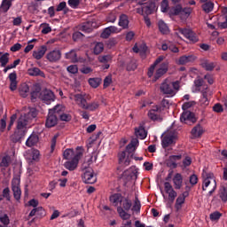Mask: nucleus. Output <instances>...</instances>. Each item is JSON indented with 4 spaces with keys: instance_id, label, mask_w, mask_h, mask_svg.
Returning <instances> with one entry per match:
<instances>
[{
    "instance_id": "13",
    "label": "nucleus",
    "mask_w": 227,
    "mask_h": 227,
    "mask_svg": "<svg viewBox=\"0 0 227 227\" xmlns=\"http://www.w3.org/2000/svg\"><path fill=\"white\" fill-rule=\"evenodd\" d=\"M20 181L19 179L14 178L12 181V191L13 192L14 199L16 201L20 200V196H22V191L20 190V186L19 185Z\"/></svg>"
},
{
    "instance_id": "61",
    "label": "nucleus",
    "mask_w": 227,
    "mask_h": 227,
    "mask_svg": "<svg viewBox=\"0 0 227 227\" xmlns=\"http://www.w3.org/2000/svg\"><path fill=\"white\" fill-rule=\"evenodd\" d=\"M137 68V64H136V60H131L128 63L126 69L128 72H134Z\"/></svg>"
},
{
    "instance_id": "44",
    "label": "nucleus",
    "mask_w": 227,
    "mask_h": 227,
    "mask_svg": "<svg viewBox=\"0 0 227 227\" xmlns=\"http://www.w3.org/2000/svg\"><path fill=\"white\" fill-rule=\"evenodd\" d=\"M117 212L121 219H122L123 221H128V219H130V214L127 213V211L123 207H118Z\"/></svg>"
},
{
    "instance_id": "21",
    "label": "nucleus",
    "mask_w": 227,
    "mask_h": 227,
    "mask_svg": "<svg viewBox=\"0 0 227 227\" xmlns=\"http://www.w3.org/2000/svg\"><path fill=\"white\" fill-rule=\"evenodd\" d=\"M168 62H163L160 68L157 69L156 73H155V79H160V77H162V75H164V74H167L168 73Z\"/></svg>"
},
{
    "instance_id": "26",
    "label": "nucleus",
    "mask_w": 227,
    "mask_h": 227,
    "mask_svg": "<svg viewBox=\"0 0 227 227\" xmlns=\"http://www.w3.org/2000/svg\"><path fill=\"white\" fill-rule=\"evenodd\" d=\"M42 93V87L40 84L35 83L32 87V90L30 92L31 95V100H36L37 97L40 98V95Z\"/></svg>"
},
{
    "instance_id": "20",
    "label": "nucleus",
    "mask_w": 227,
    "mask_h": 227,
    "mask_svg": "<svg viewBox=\"0 0 227 227\" xmlns=\"http://www.w3.org/2000/svg\"><path fill=\"white\" fill-rule=\"evenodd\" d=\"M45 125L48 129H51V127H56L58 125V117L55 114H52L49 112L48 116L46 118Z\"/></svg>"
},
{
    "instance_id": "7",
    "label": "nucleus",
    "mask_w": 227,
    "mask_h": 227,
    "mask_svg": "<svg viewBox=\"0 0 227 227\" xmlns=\"http://www.w3.org/2000/svg\"><path fill=\"white\" fill-rule=\"evenodd\" d=\"M82 180L84 184H95L97 182V176H95V172L93 168H82Z\"/></svg>"
},
{
    "instance_id": "54",
    "label": "nucleus",
    "mask_w": 227,
    "mask_h": 227,
    "mask_svg": "<svg viewBox=\"0 0 227 227\" xmlns=\"http://www.w3.org/2000/svg\"><path fill=\"white\" fill-rule=\"evenodd\" d=\"M94 54L98 56L101 52H104V43H97L95 47H94Z\"/></svg>"
},
{
    "instance_id": "6",
    "label": "nucleus",
    "mask_w": 227,
    "mask_h": 227,
    "mask_svg": "<svg viewBox=\"0 0 227 227\" xmlns=\"http://www.w3.org/2000/svg\"><path fill=\"white\" fill-rule=\"evenodd\" d=\"M155 12V2H147L137 9V13L143 16L152 15Z\"/></svg>"
},
{
    "instance_id": "31",
    "label": "nucleus",
    "mask_w": 227,
    "mask_h": 227,
    "mask_svg": "<svg viewBox=\"0 0 227 227\" xmlns=\"http://www.w3.org/2000/svg\"><path fill=\"white\" fill-rule=\"evenodd\" d=\"M160 111V108L159 106H154L153 109H151L148 112V117L150 120H153V121H157V120H160V116L157 114Z\"/></svg>"
},
{
    "instance_id": "48",
    "label": "nucleus",
    "mask_w": 227,
    "mask_h": 227,
    "mask_svg": "<svg viewBox=\"0 0 227 227\" xmlns=\"http://www.w3.org/2000/svg\"><path fill=\"white\" fill-rule=\"evenodd\" d=\"M38 141H40V137L38 136V133L33 132L26 140V143H38Z\"/></svg>"
},
{
    "instance_id": "34",
    "label": "nucleus",
    "mask_w": 227,
    "mask_h": 227,
    "mask_svg": "<svg viewBox=\"0 0 227 227\" xmlns=\"http://www.w3.org/2000/svg\"><path fill=\"white\" fill-rule=\"evenodd\" d=\"M173 184L175 185V189H182V184H184V177L182 174L176 173L173 178Z\"/></svg>"
},
{
    "instance_id": "25",
    "label": "nucleus",
    "mask_w": 227,
    "mask_h": 227,
    "mask_svg": "<svg viewBox=\"0 0 227 227\" xmlns=\"http://www.w3.org/2000/svg\"><path fill=\"white\" fill-rule=\"evenodd\" d=\"M194 61H196V56L184 55L179 58L178 65H187V63H194Z\"/></svg>"
},
{
    "instance_id": "29",
    "label": "nucleus",
    "mask_w": 227,
    "mask_h": 227,
    "mask_svg": "<svg viewBox=\"0 0 227 227\" xmlns=\"http://www.w3.org/2000/svg\"><path fill=\"white\" fill-rule=\"evenodd\" d=\"M203 127L201 125L198 124L192 129V139H196L197 137H201L203 136Z\"/></svg>"
},
{
    "instance_id": "10",
    "label": "nucleus",
    "mask_w": 227,
    "mask_h": 227,
    "mask_svg": "<svg viewBox=\"0 0 227 227\" xmlns=\"http://www.w3.org/2000/svg\"><path fill=\"white\" fill-rule=\"evenodd\" d=\"M148 132L145 127L140 126L135 129V137H131L130 143H139V139H146Z\"/></svg>"
},
{
    "instance_id": "22",
    "label": "nucleus",
    "mask_w": 227,
    "mask_h": 227,
    "mask_svg": "<svg viewBox=\"0 0 227 227\" xmlns=\"http://www.w3.org/2000/svg\"><path fill=\"white\" fill-rule=\"evenodd\" d=\"M188 193L183 192L181 195H179L176 200L175 208L178 212V210H182V206L184 203H185V199L187 198Z\"/></svg>"
},
{
    "instance_id": "43",
    "label": "nucleus",
    "mask_w": 227,
    "mask_h": 227,
    "mask_svg": "<svg viewBox=\"0 0 227 227\" xmlns=\"http://www.w3.org/2000/svg\"><path fill=\"white\" fill-rule=\"evenodd\" d=\"M158 27L160 33L162 35H168V33H169V27H168V24H166V22H164L162 20L158 22Z\"/></svg>"
},
{
    "instance_id": "24",
    "label": "nucleus",
    "mask_w": 227,
    "mask_h": 227,
    "mask_svg": "<svg viewBox=\"0 0 227 227\" xmlns=\"http://www.w3.org/2000/svg\"><path fill=\"white\" fill-rule=\"evenodd\" d=\"M65 106L63 105H57L52 109L49 110V113L54 114L57 118H59L65 113Z\"/></svg>"
},
{
    "instance_id": "40",
    "label": "nucleus",
    "mask_w": 227,
    "mask_h": 227,
    "mask_svg": "<svg viewBox=\"0 0 227 227\" xmlns=\"http://www.w3.org/2000/svg\"><path fill=\"white\" fill-rule=\"evenodd\" d=\"M98 107H100V103L98 101H92L90 103H86L85 107L83 109L93 113V112L97 111V109H98Z\"/></svg>"
},
{
    "instance_id": "63",
    "label": "nucleus",
    "mask_w": 227,
    "mask_h": 227,
    "mask_svg": "<svg viewBox=\"0 0 227 227\" xmlns=\"http://www.w3.org/2000/svg\"><path fill=\"white\" fill-rule=\"evenodd\" d=\"M59 118L61 121H72V115L70 114H66L65 112L61 115H59Z\"/></svg>"
},
{
    "instance_id": "59",
    "label": "nucleus",
    "mask_w": 227,
    "mask_h": 227,
    "mask_svg": "<svg viewBox=\"0 0 227 227\" xmlns=\"http://www.w3.org/2000/svg\"><path fill=\"white\" fill-rule=\"evenodd\" d=\"M192 12V10L189 7H184V8L181 7L180 15L182 17H184L185 19H187L189 17V15H191Z\"/></svg>"
},
{
    "instance_id": "51",
    "label": "nucleus",
    "mask_w": 227,
    "mask_h": 227,
    "mask_svg": "<svg viewBox=\"0 0 227 227\" xmlns=\"http://www.w3.org/2000/svg\"><path fill=\"white\" fill-rule=\"evenodd\" d=\"M182 12V5L177 4L169 10V15H180Z\"/></svg>"
},
{
    "instance_id": "38",
    "label": "nucleus",
    "mask_w": 227,
    "mask_h": 227,
    "mask_svg": "<svg viewBox=\"0 0 227 227\" xmlns=\"http://www.w3.org/2000/svg\"><path fill=\"white\" fill-rule=\"evenodd\" d=\"M13 1L15 0H3L0 5L1 12H3L4 13L8 12V10H10L12 6Z\"/></svg>"
},
{
    "instance_id": "15",
    "label": "nucleus",
    "mask_w": 227,
    "mask_h": 227,
    "mask_svg": "<svg viewBox=\"0 0 227 227\" xmlns=\"http://www.w3.org/2000/svg\"><path fill=\"white\" fill-rule=\"evenodd\" d=\"M46 59L50 61V63H57L61 59V51L59 49L52 50L51 51L48 52L46 55Z\"/></svg>"
},
{
    "instance_id": "18",
    "label": "nucleus",
    "mask_w": 227,
    "mask_h": 227,
    "mask_svg": "<svg viewBox=\"0 0 227 227\" xmlns=\"http://www.w3.org/2000/svg\"><path fill=\"white\" fill-rule=\"evenodd\" d=\"M114 33H120V30H118V27H114V26L107 27L101 33V38L107 39L111 36V35Z\"/></svg>"
},
{
    "instance_id": "62",
    "label": "nucleus",
    "mask_w": 227,
    "mask_h": 227,
    "mask_svg": "<svg viewBox=\"0 0 227 227\" xmlns=\"http://www.w3.org/2000/svg\"><path fill=\"white\" fill-rule=\"evenodd\" d=\"M220 198H221L222 201H223V203H226V201H227V189H226V187H223L220 190Z\"/></svg>"
},
{
    "instance_id": "5",
    "label": "nucleus",
    "mask_w": 227,
    "mask_h": 227,
    "mask_svg": "<svg viewBox=\"0 0 227 227\" xmlns=\"http://www.w3.org/2000/svg\"><path fill=\"white\" fill-rule=\"evenodd\" d=\"M83 153L84 148H82V146L76 147L75 154L73 157V159L71 160L66 161L64 164L66 169H68L69 171H74L77 169L79 160H81V158L82 157Z\"/></svg>"
},
{
    "instance_id": "3",
    "label": "nucleus",
    "mask_w": 227,
    "mask_h": 227,
    "mask_svg": "<svg viewBox=\"0 0 227 227\" xmlns=\"http://www.w3.org/2000/svg\"><path fill=\"white\" fill-rule=\"evenodd\" d=\"M160 90L163 95H168V97H175V95H176V91L180 90V82L178 81L171 82L166 79L160 84Z\"/></svg>"
},
{
    "instance_id": "41",
    "label": "nucleus",
    "mask_w": 227,
    "mask_h": 227,
    "mask_svg": "<svg viewBox=\"0 0 227 227\" xmlns=\"http://www.w3.org/2000/svg\"><path fill=\"white\" fill-rule=\"evenodd\" d=\"M97 160V154L94 153V156H90L89 159H87L82 165L81 169H92L91 164H93V161Z\"/></svg>"
},
{
    "instance_id": "39",
    "label": "nucleus",
    "mask_w": 227,
    "mask_h": 227,
    "mask_svg": "<svg viewBox=\"0 0 227 227\" xmlns=\"http://www.w3.org/2000/svg\"><path fill=\"white\" fill-rule=\"evenodd\" d=\"M122 200L123 196H121V193H114L110 196V203H112L114 207H118V203H121Z\"/></svg>"
},
{
    "instance_id": "36",
    "label": "nucleus",
    "mask_w": 227,
    "mask_h": 227,
    "mask_svg": "<svg viewBox=\"0 0 227 227\" xmlns=\"http://www.w3.org/2000/svg\"><path fill=\"white\" fill-rule=\"evenodd\" d=\"M201 3H203V4L201 5L203 12H205L206 13H211V12H214V2L207 0Z\"/></svg>"
},
{
    "instance_id": "47",
    "label": "nucleus",
    "mask_w": 227,
    "mask_h": 227,
    "mask_svg": "<svg viewBox=\"0 0 227 227\" xmlns=\"http://www.w3.org/2000/svg\"><path fill=\"white\" fill-rule=\"evenodd\" d=\"M10 62V53H4L0 57L1 67H4Z\"/></svg>"
},
{
    "instance_id": "8",
    "label": "nucleus",
    "mask_w": 227,
    "mask_h": 227,
    "mask_svg": "<svg viewBox=\"0 0 227 227\" xmlns=\"http://www.w3.org/2000/svg\"><path fill=\"white\" fill-rule=\"evenodd\" d=\"M177 31L180 35H183L184 38L189 40V42H192V43H196L199 40L198 35L194 33V31H192V29L179 27Z\"/></svg>"
},
{
    "instance_id": "32",
    "label": "nucleus",
    "mask_w": 227,
    "mask_h": 227,
    "mask_svg": "<svg viewBox=\"0 0 227 227\" xmlns=\"http://www.w3.org/2000/svg\"><path fill=\"white\" fill-rule=\"evenodd\" d=\"M10 80V90L11 91H15L17 90V73L14 71L9 74Z\"/></svg>"
},
{
    "instance_id": "23",
    "label": "nucleus",
    "mask_w": 227,
    "mask_h": 227,
    "mask_svg": "<svg viewBox=\"0 0 227 227\" xmlns=\"http://www.w3.org/2000/svg\"><path fill=\"white\" fill-rule=\"evenodd\" d=\"M74 99L76 102V104L79 106V107H82V109H84L87 100H86V95L84 94H75L74 96Z\"/></svg>"
},
{
    "instance_id": "2",
    "label": "nucleus",
    "mask_w": 227,
    "mask_h": 227,
    "mask_svg": "<svg viewBox=\"0 0 227 227\" xmlns=\"http://www.w3.org/2000/svg\"><path fill=\"white\" fill-rule=\"evenodd\" d=\"M137 148V143H130L126 146L125 151H121L118 153L119 164H124V166H129L130 164V159L134 157L136 150Z\"/></svg>"
},
{
    "instance_id": "60",
    "label": "nucleus",
    "mask_w": 227,
    "mask_h": 227,
    "mask_svg": "<svg viewBox=\"0 0 227 227\" xmlns=\"http://www.w3.org/2000/svg\"><path fill=\"white\" fill-rule=\"evenodd\" d=\"M89 84L92 88H98V86H100V80H98V78H90Z\"/></svg>"
},
{
    "instance_id": "50",
    "label": "nucleus",
    "mask_w": 227,
    "mask_h": 227,
    "mask_svg": "<svg viewBox=\"0 0 227 227\" xmlns=\"http://www.w3.org/2000/svg\"><path fill=\"white\" fill-rule=\"evenodd\" d=\"M131 210L133 212H137V214H139V212H141V201H139V199H137V197H136L135 199V202Z\"/></svg>"
},
{
    "instance_id": "64",
    "label": "nucleus",
    "mask_w": 227,
    "mask_h": 227,
    "mask_svg": "<svg viewBox=\"0 0 227 227\" xmlns=\"http://www.w3.org/2000/svg\"><path fill=\"white\" fill-rule=\"evenodd\" d=\"M32 160L35 162H38L40 160V151L37 149H32Z\"/></svg>"
},
{
    "instance_id": "17",
    "label": "nucleus",
    "mask_w": 227,
    "mask_h": 227,
    "mask_svg": "<svg viewBox=\"0 0 227 227\" xmlns=\"http://www.w3.org/2000/svg\"><path fill=\"white\" fill-rule=\"evenodd\" d=\"M123 178L129 182V180H137V170L136 168H130L128 170L123 172Z\"/></svg>"
},
{
    "instance_id": "12",
    "label": "nucleus",
    "mask_w": 227,
    "mask_h": 227,
    "mask_svg": "<svg viewBox=\"0 0 227 227\" xmlns=\"http://www.w3.org/2000/svg\"><path fill=\"white\" fill-rule=\"evenodd\" d=\"M178 134L176 131H167L161 135V143H176Z\"/></svg>"
},
{
    "instance_id": "57",
    "label": "nucleus",
    "mask_w": 227,
    "mask_h": 227,
    "mask_svg": "<svg viewBox=\"0 0 227 227\" xmlns=\"http://www.w3.org/2000/svg\"><path fill=\"white\" fill-rule=\"evenodd\" d=\"M82 0H68L67 4L70 6V8H73V10H77L79 8V4H81Z\"/></svg>"
},
{
    "instance_id": "27",
    "label": "nucleus",
    "mask_w": 227,
    "mask_h": 227,
    "mask_svg": "<svg viewBox=\"0 0 227 227\" xmlns=\"http://www.w3.org/2000/svg\"><path fill=\"white\" fill-rule=\"evenodd\" d=\"M45 52H47V46L43 45L37 51H33V58L37 60L42 59L45 56Z\"/></svg>"
},
{
    "instance_id": "16",
    "label": "nucleus",
    "mask_w": 227,
    "mask_h": 227,
    "mask_svg": "<svg viewBox=\"0 0 227 227\" xmlns=\"http://www.w3.org/2000/svg\"><path fill=\"white\" fill-rule=\"evenodd\" d=\"M164 189L167 194H168V200L173 203L175 201V199L177 196V193L176 191L173 189V185L169 182L164 183Z\"/></svg>"
},
{
    "instance_id": "55",
    "label": "nucleus",
    "mask_w": 227,
    "mask_h": 227,
    "mask_svg": "<svg viewBox=\"0 0 227 227\" xmlns=\"http://www.w3.org/2000/svg\"><path fill=\"white\" fill-rule=\"evenodd\" d=\"M12 161V158L8 155L4 156L2 158V161L0 163V167L1 168H8V166H10V162Z\"/></svg>"
},
{
    "instance_id": "53",
    "label": "nucleus",
    "mask_w": 227,
    "mask_h": 227,
    "mask_svg": "<svg viewBox=\"0 0 227 227\" xmlns=\"http://www.w3.org/2000/svg\"><path fill=\"white\" fill-rule=\"evenodd\" d=\"M27 93H29V86H27V84L22 85L20 89V95H21L23 98H26Z\"/></svg>"
},
{
    "instance_id": "28",
    "label": "nucleus",
    "mask_w": 227,
    "mask_h": 227,
    "mask_svg": "<svg viewBox=\"0 0 227 227\" xmlns=\"http://www.w3.org/2000/svg\"><path fill=\"white\" fill-rule=\"evenodd\" d=\"M27 74L31 77H45V73H43L40 68L38 67H31L27 69Z\"/></svg>"
},
{
    "instance_id": "52",
    "label": "nucleus",
    "mask_w": 227,
    "mask_h": 227,
    "mask_svg": "<svg viewBox=\"0 0 227 227\" xmlns=\"http://www.w3.org/2000/svg\"><path fill=\"white\" fill-rule=\"evenodd\" d=\"M194 84H195V90L196 91H201V87H203L202 91L205 90V88H208L207 86H203V79H197L194 81Z\"/></svg>"
},
{
    "instance_id": "42",
    "label": "nucleus",
    "mask_w": 227,
    "mask_h": 227,
    "mask_svg": "<svg viewBox=\"0 0 227 227\" xmlns=\"http://www.w3.org/2000/svg\"><path fill=\"white\" fill-rule=\"evenodd\" d=\"M121 208H123L126 212H129V210L132 208V200L122 197V200H121Z\"/></svg>"
},
{
    "instance_id": "9",
    "label": "nucleus",
    "mask_w": 227,
    "mask_h": 227,
    "mask_svg": "<svg viewBox=\"0 0 227 227\" xmlns=\"http://www.w3.org/2000/svg\"><path fill=\"white\" fill-rule=\"evenodd\" d=\"M180 121L186 125H194L197 121L196 115L191 111H184L180 116Z\"/></svg>"
},
{
    "instance_id": "33",
    "label": "nucleus",
    "mask_w": 227,
    "mask_h": 227,
    "mask_svg": "<svg viewBox=\"0 0 227 227\" xmlns=\"http://www.w3.org/2000/svg\"><path fill=\"white\" fill-rule=\"evenodd\" d=\"M66 59H69L71 63H78L79 58H77V51L75 50H71L69 52L65 54Z\"/></svg>"
},
{
    "instance_id": "1",
    "label": "nucleus",
    "mask_w": 227,
    "mask_h": 227,
    "mask_svg": "<svg viewBox=\"0 0 227 227\" xmlns=\"http://www.w3.org/2000/svg\"><path fill=\"white\" fill-rule=\"evenodd\" d=\"M38 116V111L36 108H30L29 112L24 114L19 117L17 121L16 129L27 132L28 129H31L33 120Z\"/></svg>"
},
{
    "instance_id": "56",
    "label": "nucleus",
    "mask_w": 227,
    "mask_h": 227,
    "mask_svg": "<svg viewBox=\"0 0 227 227\" xmlns=\"http://www.w3.org/2000/svg\"><path fill=\"white\" fill-rule=\"evenodd\" d=\"M168 10H169V2L168 0H162L160 3V12L162 13H168Z\"/></svg>"
},
{
    "instance_id": "46",
    "label": "nucleus",
    "mask_w": 227,
    "mask_h": 227,
    "mask_svg": "<svg viewBox=\"0 0 227 227\" xmlns=\"http://www.w3.org/2000/svg\"><path fill=\"white\" fill-rule=\"evenodd\" d=\"M201 67L202 68H205V70H207L208 72H212V70L215 68V64L214 62H209L206 60L202 62Z\"/></svg>"
},
{
    "instance_id": "30",
    "label": "nucleus",
    "mask_w": 227,
    "mask_h": 227,
    "mask_svg": "<svg viewBox=\"0 0 227 227\" xmlns=\"http://www.w3.org/2000/svg\"><path fill=\"white\" fill-rule=\"evenodd\" d=\"M207 90H208V87H204V90L201 91L202 97L200 99V106H201V107H207V106L210 104V101L208 100Z\"/></svg>"
},
{
    "instance_id": "4",
    "label": "nucleus",
    "mask_w": 227,
    "mask_h": 227,
    "mask_svg": "<svg viewBox=\"0 0 227 227\" xmlns=\"http://www.w3.org/2000/svg\"><path fill=\"white\" fill-rule=\"evenodd\" d=\"M203 183H202V190L207 191V187H211L208 194L212 196L215 190L217 189V182L215 181V176H214V173H204L202 175Z\"/></svg>"
},
{
    "instance_id": "11",
    "label": "nucleus",
    "mask_w": 227,
    "mask_h": 227,
    "mask_svg": "<svg viewBox=\"0 0 227 227\" xmlns=\"http://www.w3.org/2000/svg\"><path fill=\"white\" fill-rule=\"evenodd\" d=\"M40 98L44 104L50 106V104H52L56 100V96L52 90L46 89L41 92Z\"/></svg>"
},
{
    "instance_id": "58",
    "label": "nucleus",
    "mask_w": 227,
    "mask_h": 227,
    "mask_svg": "<svg viewBox=\"0 0 227 227\" xmlns=\"http://www.w3.org/2000/svg\"><path fill=\"white\" fill-rule=\"evenodd\" d=\"M18 65H20V59L14 60L12 64L8 65V66L4 69V74H6V72H8V70H12V68H17Z\"/></svg>"
},
{
    "instance_id": "19",
    "label": "nucleus",
    "mask_w": 227,
    "mask_h": 227,
    "mask_svg": "<svg viewBox=\"0 0 227 227\" xmlns=\"http://www.w3.org/2000/svg\"><path fill=\"white\" fill-rule=\"evenodd\" d=\"M177 160H182V154L169 156L167 161V166L175 169L178 167V164H176Z\"/></svg>"
},
{
    "instance_id": "35",
    "label": "nucleus",
    "mask_w": 227,
    "mask_h": 227,
    "mask_svg": "<svg viewBox=\"0 0 227 227\" xmlns=\"http://www.w3.org/2000/svg\"><path fill=\"white\" fill-rule=\"evenodd\" d=\"M118 26H120V27H122V29H128L129 28V16H127L126 14H121L119 17Z\"/></svg>"
},
{
    "instance_id": "14",
    "label": "nucleus",
    "mask_w": 227,
    "mask_h": 227,
    "mask_svg": "<svg viewBox=\"0 0 227 227\" xmlns=\"http://www.w3.org/2000/svg\"><path fill=\"white\" fill-rule=\"evenodd\" d=\"M27 132L22 131L20 129H15L14 133L11 136V140L12 143H22L26 139V135Z\"/></svg>"
},
{
    "instance_id": "49",
    "label": "nucleus",
    "mask_w": 227,
    "mask_h": 227,
    "mask_svg": "<svg viewBox=\"0 0 227 227\" xmlns=\"http://www.w3.org/2000/svg\"><path fill=\"white\" fill-rule=\"evenodd\" d=\"M74 156L75 153H74V150L72 149H67L63 153V157L66 160H73Z\"/></svg>"
},
{
    "instance_id": "37",
    "label": "nucleus",
    "mask_w": 227,
    "mask_h": 227,
    "mask_svg": "<svg viewBox=\"0 0 227 227\" xmlns=\"http://www.w3.org/2000/svg\"><path fill=\"white\" fill-rule=\"evenodd\" d=\"M79 30L83 33H91L93 31V23L91 21H87L79 26Z\"/></svg>"
},
{
    "instance_id": "45",
    "label": "nucleus",
    "mask_w": 227,
    "mask_h": 227,
    "mask_svg": "<svg viewBox=\"0 0 227 227\" xmlns=\"http://www.w3.org/2000/svg\"><path fill=\"white\" fill-rule=\"evenodd\" d=\"M222 13L224 15L225 20L223 22H218V27L220 29H227V7L222 8Z\"/></svg>"
}]
</instances>
